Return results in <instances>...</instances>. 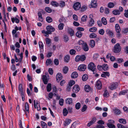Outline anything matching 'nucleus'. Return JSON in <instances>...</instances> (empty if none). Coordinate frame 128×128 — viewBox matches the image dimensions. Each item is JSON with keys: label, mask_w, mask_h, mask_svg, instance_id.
<instances>
[{"label": "nucleus", "mask_w": 128, "mask_h": 128, "mask_svg": "<svg viewBox=\"0 0 128 128\" xmlns=\"http://www.w3.org/2000/svg\"><path fill=\"white\" fill-rule=\"evenodd\" d=\"M88 68L93 72L94 74H95L96 72V66L92 62H90L88 64Z\"/></svg>", "instance_id": "nucleus-1"}, {"label": "nucleus", "mask_w": 128, "mask_h": 128, "mask_svg": "<svg viewBox=\"0 0 128 128\" xmlns=\"http://www.w3.org/2000/svg\"><path fill=\"white\" fill-rule=\"evenodd\" d=\"M86 57L85 56L82 55L80 56H77L75 58V60L76 61L78 62L80 61H83L86 59Z\"/></svg>", "instance_id": "nucleus-2"}, {"label": "nucleus", "mask_w": 128, "mask_h": 128, "mask_svg": "<svg viewBox=\"0 0 128 128\" xmlns=\"http://www.w3.org/2000/svg\"><path fill=\"white\" fill-rule=\"evenodd\" d=\"M121 50V46L118 43L116 44L115 45L114 49L113 50V52L115 53H117L120 52Z\"/></svg>", "instance_id": "nucleus-3"}, {"label": "nucleus", "mask_w": 128, "mask_h": 128, "mask_svg": "<svg viewBox=\"0 0 128 128\" xmlns=\"http://www.w3.org/2000/svg\"><path fill=\"white\" fill-rule=\"evenodd\" d=\"M81 6L79 2H76L74 3L73 6V8L75 10H78Z\"/></svg>", "instance_id": "nucleus-4"}, {"label": "nucleus", "mask_w": 128, "mask_h": 128, "mask_svg": "<svg viewBox=\"0 0 128 128\" xmlns=\"http://www.w3.org/2000/svg\"><path fill=\"white\" fill-rule=\"evenodd\" d=\"M86 68V65L84 64H82L78 67V69L80 71H84Z\"/></svg>", "instance_id": "nucleus-5"}, {"label": "nucleus", "mask_w": 128, "mask_h": 128, "mask_svg": "<svg viewBox=\"0 0 128 128\" xmlns=\"http://www.w3.org/2000/svg\"><path fill=\"white\" fill-rule=\"evenodd\" d=\"M80 90V88L78 85H74L73 88V92H74L77 93L79 92Z\"/></svg>", "instance_id": "nucleus-6"}, {"label": "nucleus", "mask_w": 128, "mask_h": 128, "mask_svg": "<svg viewBox=\"0 0 128 128\" xmlns=\"http://www.w3.org/2000/svg\"><path fill=\"white\" fill-rule=\"evenodd\" d=\"M118 84L117 82H115L112 84L110 87V88L111 90L116 89L118 86Z\"/></svg>", "instance_id": "nucleus-7"}, {"label": "nucleus", "mask_w": 128, "mask_h": 128, "mask_svg": "<svg viewBox=\"0 0 128 128\" xmlns=\"http://www.w3.org/2000/svg\"><path fill=\"white\" fill-rule=\"evenodd\" d=\"M96 118L94 117L93 118L91 121L88 122L87 124L88 126H90L91 125L94 124L96 121Z\"/></svg>", "instance_id": "nucleus-8"}, {"label": "nucleus", "mask_w": 128, "mask_h": 128, "mask_svg": "<svg viewBox=\"0 0 128 128\" xmlns=\"http://www.w3.org/2000/svg\"><path fill=\"white\" fill-rule=\"evenodd\" d=\"M62 74L60 73H58L56 75V81L59 82L60 80H61L62 78Z\"/></svg>", "instance_id": "nucleus-9"}, {"label": "nucleus", "mask_w": 128, "mask_h": 128, "mask_svg": "<svg viewBox=\"0 0 128 128\" xmlns=\"http://www.w3.org/2000/svg\"><path fill=\"white\" fill-rule=\"evenodd\" d=\"M46 28L47 30L50 31L51 33L52 32H54L55 30V28L51 26H47Z\"/></svg>", "instance_id": "nucleus-10"}, {"label": "nucleus", "mask_w": 128, "mask_h": 128, "mask_svg": "<svg viewBox=\"0 0 128 128\" xmlns=\"http://www.w3.org/2000/svg\"><path fill=\"white\" fill-rule=\"evenodd\" d=\"M106 32L107 34H108L109 36L112 37L114 33L113 32L110 30V29L108 28H107L106 29Z\"/></svg>", "instance_id": "nucleus-11"}, {"label": "nucleus", "mask_w": 128, "mask_h": 128, "mask_svg": "<svg viewBox=\"0 0 128 128\" xmlns=\"http://www.w3.org/2000/svg\"><path fill=\"white\" fill-rule=\"evenodd\" d=\"M91 5L92 7L95 8H96L97 5L96 0H92Z\"/></svg>", "instance_id": "nucleus-12"}, {"label": "nucleus", "mask_w": 128, "mask_h": 128, "mask_svg": "<svg viewBox=\"0 0 128 128\" xmlns=\"http://www.w3.org/2000/svg\"><path fill=\"white\" fill-rule=\"evenodd\" d=\"M96 86L97 88L99 90L101 89L102 88V85L100 81V80H98L96 84Z\"/></svg>", "instance_id": "nucleus-13"}, {"label": "nucleus", "mask_w": 128, "mask_h": 128, "mask_svg": "<svg viewBox=\"0 0 128 128\" xmlns=\"http://www.w3.org/2000/svg\"><path fill=\"white\" fill-rule=\"evenodd\" d=\"M82 48L85 52L88 51L89 50L88 47L86 43H84V44L82 46Z\"/></svg>", "instance_id": "nucleus-14"}, {"label": "nucleus", "mask_w": 128, "mask_h": 128, "mask_svg": "<svg viewBox=\"0 0 128 128\" xmlns=\"http://www.w3.org/2000/svg\"><path fill=\"white\" fill-rule=\"evenodd\" d=\"M94 24V20H90L88 24V26L90 27L92 26Z\"/></svg>", "instance_id": "nucleus-15"}, {"label": "nucleus", "mask_w": 128, "mask_h": 128, "mask_svg": "<svg viewBox=\"0 0 128 128\" xmlns=\"http://www.w3.org/2000/svg\"><path fill=\"white\" fill-rule=\"evenodd\" d=\"M116 30L118 33H120L121 30L118 24H116L115 26Z\"/></svg>", "instance_id": "nucleus-16"}, {"label": "nucleus", "mask_w": 128, "mask_h": 128, "mask_svg": "<svg viewBox=\"0 0 128 128\" xmlns=\"http://www.w3.org/2000/svg\"><path fill=\"white\" fill-rule=\"evenodd\" d=\"M42 79L44 83V84H46L48 82V80L47 76L44 75L42 76Z\"/></svg>", "instance_id": "nucleus-17"}, {"label": "nucleus", "mask_w": 128, "mask_h": 128, "mask_svg": "<svg viewBox=\"0 0 128 128\" xmlns=\"http://www.w3.org/2000/svg\"><path fill=\"white\" fill-rule=\"evenodd\" d=\"M110 75L109 72H103V73L102 74L101 76L103 77L106 78V76H109Z\"/></svg>", "instance_id": "nucleus-18"}, {"label": "nucleus", "mask_w": 128, "mask_h": 128, "mask_svg": "<svg viewBox=\"0 0 128 128\" xmlns=\"http://www.w3.org/2000/svg\"><path fill=\"white\" fill-rule=\"evenodd\" d=\"M72 120L69 119H66L65 120L64 123V125L66 126H68L71 122Z\"/></svg>", "instance_id": "nucleus-19"}, {"label": "nucleus", "mask_w": 128, "mask_h": 128, "mask_svg": "<svg viewBox=\"0 0 128 128\" xmlns=\"http://www.w3.org/2000/svg\"><path fill=\"white\" fill-rule=\"evenodd\" d=\"M65 101L66 104H70L72 103V100L71 98H68L66 99Z\"/></svg>", "instance_id": "nucleus-20"}, {"label": "nucleus", "mask_w": 128, "mask_h": 128, "mask_svg": "<svg viewBox=\"0 0 128 128\" xmlns=\"http://www.w3.org/2000/svg\"><path fill=\"white\" fill-rule=\"evenodd\" d=\"M78 76L77 72H73L71 75V77L72 78H76Z\"/></svg>", "instance_id": "nucleus-21"}, {"label": "nucleus", "mask_w": 128, "mask_h": 128, "mask_svg": "<svg viewBox=\"0 0 128 128\" xmlns=\"http://www.w3.org/2000/svg\"><path fill=\"white\" fill-rule=\"evenodd\" d=\"M23 88L22 87V85L21 84H20L18 86L19 93L20 94L23 92Z\"/></svg>", "instance_id": "nucleus-22"}, {"label": "nucleus", "mask_w": 128, "mask_h": 128, "mask_svg": "<svg viewBox=\"0 0 128 128\" xmlns=\"http://www.w3.org/2000/svg\"><path fill=\"white\" fill-rule=\"evenodd\" d=\"M118 121L120 123L123 124H125L126 123V120L125 119L123 118L119 119L118 120Z\"/></svg>", "instance_id": "nucleus-23"}, {"label": "nucleus", "mask_w": 128, "mask_h": 128, "mask_svg": "<svg viewBox=\"0 0 128 128\" xmlns=\"http://www.w3.org/2000/svg\"><path fill=\"white\" fill-rule=\"evenodd\" d=\"M38 20L40 22H42L43 20V18L42 16V15L41 13L40 12H38Z\"/></svg>", "instance_id": "nucleus-24"}, {"label": "nucleus", "mask_w": 128, "mask_h": 128, "mask_svg": "<svg viewBox=\"0 0 128 128\" xmlns=\"http://www.w3.org/2000/svg\"><path fill=\"white\" fill-rule=\"evenodd\" d=\"M68 33L70 35L72 36L74 35V31L72 28H70L68 30Z\"/></svg>", "instance_id": "nucleus-25"}, {"label": "nucleus", "mask_w": 128, "mask_h": 128, "mask_svg": "<svg viewBox=\"0 0 128 128\" xmlns=\"http://www.w3.org/2000/svg\"><path fill=\"white\" fill-rule=\"evenodd\" d=\"M112 14L115 15H119L120 14V12L118 10H114L112 11Z\"/></svg>", "instance_id": "nucleus-26"}, {"label": "nucleus", "mask_w": 128, "mask_h": 128, "mask_svg": "<svg viewBox=\"0 0 128 128\" xmlns=\"http://www.w3.org/2000/svg\"><path fill=\"white\" fill-rule=\"evenodd\" d=\"M90 89V86L88 85H86L84 86V90L86 92H89Z\"/></svg>", "instance_id": "nucleus-27"}, {"label": "nucleus", "mask_w": 128, "mask_h": 128, "mask_svg": "<svg viewBox=\"0 0 128 128\" xmlns=\"http://www.w3.org/2000/svg\"><path fill=\"white\" fill-rule=\"evenodd\" d=\"M90 44L91 47L93 48L95 44V41L93 40H91L90 41Z\"/></svg>", "instance_id": "nucleus-28"}, {"label": "nucleus", "mask_w": 128, "mask_h": 128, "mask_svg": "<svg viewBox=\"0 0 128 128\" xmlns=\"http://www.w3.org/2000/svg\"><path fill=\"white\" fill-rule=\"evenodd\" d=\"M51 4L54 7H57L58 5V4L57 2L55 1H52L51 3Z\"/></svg>", "instance_id": "nucleus-29"}, {"label": "nucleus", "mask_w": 128, "mask_h": 128, "mask_svg": "<svg viewBox=\"0 0 128 128\" xmlns=\"http://www.w3.org/2000/svg\"><path fill=\"white\" fill-rule=\"evenodd\" d=\"M11 20L13 23H14V21H15V22L16 23H18L19 22V20L16 18H11Z\"/></svg>", "instance_id": "nucleus-30"}, {"label": "nucleus", "mask_w": 128, "mask_h": 128, "mask_svg": "<svg viewBox=\"0 0 128 128\" xmlns=\"http://www.w3.org/2000/svg\"><path fill=\"white\" fill-rule=\"evenodd\" d=\"M70 56L69 55H67L64 58V60L65 62H68L70 60Z\"/></svg>", "instance_id": "nucleus-31"}, {"label": "nucleus", "mask_w": 128, "mask_h": 128, "mask_svg": "<svg viewBox=\"0 0 128 128\" xmlns=\"http://www.w3.org/2000/svg\"><path fill=\"white\" fill-rule=\"evenodd\" d=\"M51 84H48L46 87L47 91L48 92H50L51 90Z\"/></svg>", "instance_id": "nucleus-32"}, {"label": "nucleus", "mask_w": 128, "mask_h": 128, "mask_svg": "<svg viewBox=\"0 0 128 128\" xmlns=\"http://www.w3.org/2000/svg\"><path fill=\"white\" fill-rule=\"evenodd\" d=\"M68 68L67 66H64L63 68V72L64 74H66L68 70Z\"/></svg>", "instance_id": "nucleus-33"}, {"label": "nucleus", "mask_w": 128, "mask_h": 128, "mask_svg": "<svg viewBox=\"0 0 128 128\" xmlns=\"http://www.w3.org/2000/svg\"><path fill=\"white\" fill-rule=\"evenodd\" d=\"M97 30V28L95 27H94L90 28L89 29V31L92 32H95Z\"/></svg>", "instance_id": "nucleus-34"}, {"label": "nucleus", "mask_w": 128, "mask_h": 128, "mask_svg": "<svg viewBox=\"0 0 128 128\" xmlns=\"http://www.w3.org/2000/svg\"><path fill=\"white\" fill-rule=\"evenodd\" d=\"M25 108L26 110L27 111L28 113H29V106L27 102H26L25 103Z\"/></svg>", "instance_id": "nucleus-35"}, {"label": "nucleus", "mask_w": 128, "mask_h": 128, "mask_svg": "<svg viewBox=\"0 0 128 128\" xmlns=\"http://www.w3.org/2000/svg\"><path fill=\"white\" fill-rule=\"evenodd\" d=\"M102 22V23L104 25H106L107 24V22L106 18L103 17L101 19Z\"/></svg>", "instance_id": "nucleus-36"}, {"label": "nucleus", "mask_w": 128, "mask_h": 128, "mask_svg": "<svg viewBox=\"0 0 128 128\" xmlns=\"http://www.w3.org/2000/svg\"><path fill=\"white\" fill-rule=\"evenodd\" d=\"M109 93L107 90L104 91V92L103 94L104 96L106 98H107L109 96Z\"/></svg>", "instance_id": "nucleus-37"}, {"label": "nucleus", "mask_w": 128, "mask_h": 128, "mask_svg": "<svg viewBox=\"0 0 128 128\" xmlns=\"http://www.w3.org/2000/svg\"><path fill=\"white\" fill-rule=\"evenodd\" d=\"M117 126L118 128H128L127 126H124L120 124H118Z\"/></svg>", "instance_id": "nucleus-38"}, {"label": "nucleus", "mask_w": 128, "mask_h": 128, "mask_svg": "<svg viewBox=\"0 0 128 128\" xmlns=\"http://www.w3.org/2000/svg\"><path fill=\"white\" fill-rule=\"evenodd\" d=\"M82 35V33L80 31H78L76 33V36L78 38L81 37Z\"/></svg>", "instance_id": "nucleus-39"}, {"label": "nucleus", "mask_w": 128, "mask_h": 128, "mask_svg": "<svg viewBox=\"0 0 128 128\" xmlns=\"http://www.w3.org/2000/svg\"><path fill=\"white\" fill-rule=\"evenodd\" d=\"M88 78V76L87 74H85L82 77V80L83 81H86Z\"/></svg>", "instance_id": "nucleus-40"}, {"label": "nucleus", "mask_w": 128, "mask_h": 128, "mask_svg": "<svg viewBox=\"0 0 128 128\" xmlns=\"http://www.w3.org/2000/svg\"><path fill=\"white\" fill-rule=\"evenodd\" d=\"M63 115L64 116H66L68 113V111L66 108H64L63 109Z\"/></svg>", "instance_id": "nucleus-41"}, {"label": "nucleus", "mask_w": 128, "mask_h": 128, "mask_svg": "<svg viewBox=\"0 0 128 128\" xmlns=\"http://www.w3.org/2000/svg\"><path fill=\"white\" fill-rule=\"evenodd\" d=\"M103 70L104 71H106L108 70V67L107 64H104L102 65Z\"/></svg>", "instance_id": "nucleus-42"}, {"label": "nucleus", "mask_w": 128, "mask_h": 128, "mask_svg": "<svg viewBox=\"0 0 128 128\" xmlns=\"http://www.w3.org/2000/svg\"><path fill=\"white\" fill-rule=\"evenodd\" d=\"M41 124L42 126V128H46L47 125L44 122L42 121L41 122Z\"/></svg>", "instance_id": "nucleus-43"}, {"label": "nucleus", "mask_w": 128, "mask_h": 128, "mask_svg": "<svg viewBox=\"0 0 128 128\" xmlns=\"http://www.w3.org/2000/svg\"><path fill=\"white\" fill-rule=\"evenodd\" d=\"M114 111L115 114L116 115H119L120 114V111L117 108H115L114 110Z\"/></svg>", "instance_id": "nucleus-44"}, {"label": "nucleus", "mask_w": 128, "mask_h": 128, "mask_svg": "<svg viewBox=\"0 0 128 128\" xmlns=\"http://www.w3.org/2000/svg\"><path fill=\"white\" fill-rule=\"evenodd\" d=\"M107 125L109 128H116L115 125L114 124L108 123L107 124Z\"/></svg>", "instance_id": "nucleus-45"}, {"label": "nucleus", "mask_w": 128, "mask_h": 128, "mask_svg": "<svg viewBox=\"0 0 128 128\" xmlns=\"http://www.w3.org/2000/svg\"><path fill=\"white\" fill-rule=\"evenodd\" d=\"M46 21L49 23H50L52 21V18L50 16H48L46 18Z\"/></svg>", "instance_id": "nucleus-46"}, {"label": "nucleus", "mask_w": 128, "mask_h": 128, "mask_svg": "<svg viewBox=\"0 0 128 128\" xmlns=\"http://www.w3.org/2000/svg\"><path fill=\"white\" fill-rule=\"evenodd\" d=\"M45 10L46 12L48 13H50L52 12V10L51 8L49 7H46L45 8Z\"/></svg>", "instance_id": "nucleus-47"}, {"label": "nucleus", "mask_w": 128, "mask_h": 128, "mask_svg": "<svg viewBox=\"0 0 128 128\" xmlns=\"http://www.w3.org/2000/svg\"><path fill=\"white\" fill-rule=\"evenodd\" d=\"M69 40L68 37L66 35H64V40L65 42H67Z\"/></svg>", "instance_id": "nucleus-48"}, {"label": "nucleus", "mask_w": 128, "mask_h": 128, "mask_svg": "<svg viewBox=\"0 0 128 128\" xmlns=\"http://www.w3.org/2000/svg\"><path fill=\"white\" fill-rule=\"evenodd\" d=\"M64 24L62 23H60L58 26V28L60 30H62L63 29Z\"/></svg>", "instance_id": "nucleus-49"}, {"label": "nucleus", "mask_w": 128, "mask_h": 128, "mask_svg": "<svg viewBox=\"0 0 128 128\" xmlns=\"http://www.w3.org/2000/svg\"><path fill=\"white\" fill-rule=\"evenodd\" d=\"M97 35L94 33H92L89 35V37L91 38H96Z\"/></svg>", "instance_id": "nucleus-50"}, {"label": "nucleus", "mask_w": 128, "mask_h": 128, "mask_svg": "<svg viewBox=\"0 0 128 128\" xmlns=\"http://www.w3.org/2000/svg\"><path fill=\"white\" fill-rule=\"evenodd\" d=\"M52 62L51 60L50 59H48L46 62V66H48L50 64L52 63Z\"/></svg>", "instance_id": "nucleus-51"}, {"label": "nucleus", "mask_w": 128, "mask_h": 128, "mask_svg": "<svg viewBox=\"0 0 128 128\" xmlns=\"http://www.w3.org/2000/svg\"><path fill=\"white\" fill-rule=\"evenodd\" d=\"M87 18L86 15H84L81 18V20L83 22H85L86 21V18Z\"/></svg>", "instance_id": "nucleus-52"}, {"label": "nucleus", "mask_w": 128, "mask_h": 128, "mask_svg": "<svg viewBox=\"0 0 128 128\" xmlns=\"http://www.w3.org/2000/svg\"><path fill=\"white\" fill-rule=\"evenodd\" d=\"M114 6V4L112 2H109L108 4V6L110 8H113Z\"/></svg>", "instance_id": "nucleus-53"}, {"label": "nucleus", "mask_w": 128, "mask_h": 128, "mask_svg": "<svg viewBox=\"0 0 128 128\" xmlns=\"http://www.w3.org/2000/svg\"><path fill=\"white\" fill-rule=\"evenodd\" d=\"M128 90H125L122 91L119 93L120 95H124L127 93Z\"/></svg>", "instance_id": "nucleus-54"}, {"label": "nucleus", "mask_w": 128, "mask_h": 128, "mask_svg": "<svg viewBox=\"0 0 128 128\" xmlns=\"http://www.w3.org/2000/svg\"><path fill=\"white\" fill-rule=\"evenodd\" d=\"M80 102H78L76 103L75 106L77 110H78L80 107Z\"/></svg>", "instance_id": "nucleus-55"}, {"label": "nucleus", "mask_w": 128, "mask_h": 128, "mask_svg": "<svg viewBox=\"0 0 128 128\" xmlns=\"http://www.w3.org/2000/svg\"><path fill=\"white\" fill-rule=\"evenodd\" d=\"M46 43L47 44H49L51 43V40L50 38H46L45 39Z\"/></svg>", "instance_id": "nucleus-56"}, {"label": "nucleus", "mask_w": 128, "mask_h": 128, "mask_svg": "<svg viewBox=\"0 0 128 128\" xmlns=\"http://www.w3.org/2000/svg\"><path fill=\"white\" fill-rule=\"evenodd\" d=\"M85 43H86L82 40H80L78 42V44L79 45H82V46H83Z\"/></svg>", "instance_id": "nucleus-57"}, {"label": "nucleus", "mask_w": 128, "mask_h": 128, "mask_svg": "<svg viewBox=\"0 0 128 128\" xmlns=\"http://www.w3.org/2000/svg\"><path fill=\"white\" fill-rule=\"evenodd\" d=\"M122 33H126L128 32V28H124L122 30Z\"/></svg>", "instance_id": "nucleus-58"}, {"label": "nucleus", "mask_w": 128, "mask_h": 128, "mask_svg": "<svg viewBox=\"0 0 128 128\" xmlns=\"http://www.w3.org/2000/svg\"><path fill=\"white\" fill-rule=\"evenodd\" d=\"M38 44L40 48L41 49L43 48L44 45L42 42H38Z\"/></svg>", "instance_id": "nucleus-59"}, {"label": "nucleus", "mask_w": 128, "mask_h": 128, "mask_svg": "<svg viewBox=\"0 0 128 128\" xmlns=\"http://www.w3.org/2000/svg\"><path fill=\"white\" fill-rule=\"evenodd\" d=\"M64 102V100L63 98H61L59 101V104L61 106L63 105Z\"/></svg>", "instance_id": "nucleus-60"}, {"label": "nucleus", "mask_w": 128, "mask_h": 128, "mask_svg": "<svg viewBox=\"0 0 128 128\" xmlns=\"http://www.w3.org/2000/svg\"><path fill=\"white\" fill-rule=\"evenodd\" d=\"M70 52L71 55H74L75 54L76 51L72 49L70 50Z\"/></svg>", "instance_id": "nucleus-61"}, {"label": "nucleus", "mask_w": 128, "mask_h": 128, "mask_svg": "<svg viewBox=\"0 0 128 128\" xmlns=\"http://www.w3.org/2000/svg\"><path fill=\"white\" fill-rule=\"evenodd\" d=\"M48 71L49 73L50 74L52 75L53 74V71L52 69V68H49L48 69Z\"/></svg>", "instance_id": "nucleus-62"}, {"label": "nucleus", "mask_w": 128, "mask_h": 128, "mask_svg": "<svg viewBox=\"0 0 128 128\" xmlns=\"http://www.w3.org/2000/svg\"><path fill=\"white\" fill-rule=\"evenodd\" d=\"M87 106L86 105H84L83 106L82 110V112H84L86 110Z\"/></svg>", "instance_id": "nucleus-63"}, {"label": "nucleus", "mask_w": 128, "mask_h": 128, "mask_svg": "<svg viewBox=\"0 0 128 128\" xmlns=\"http://www.w3.org/2000/svg\"><path fill=\"white\" fill-rule=\"evenodd\" d=\"M75 83V82L74 80H70L68 83V84L70 86H72Z\"/></svg>", "instance_id": "nucleus-64"}]
</instances>
